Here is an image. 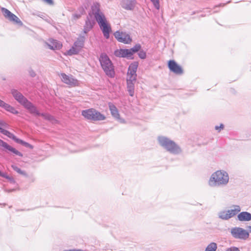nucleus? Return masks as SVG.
Instances as JSON below:
<instances>
[{"mask_svg":"<svg viewBox=\"0 0 251 251\" xmlns=\"http://www.w3.org/2000/svg\"><path fill=\"white\" fill-rule=\"evenodd\" d=\"M11 94L15 100H16L21 104L24 105V107L26 108L31 114L36 116H41L44 119L50 121H52L54 120L53 117L49 114L39 112L37 108L30 102L28 101L27 99L17 90L12 89L11 90Z\"/></svg>","mask_w":251,"mask_h":251,"instance_id":"nucleus-1","label":"nucleus"},{"mask_svg":"<svg viewBox=\"0 0 251 251\" xmlns=\"http://www.w3.org/2000/svg\"><path fill=\"white\" fill-rule=\"evenodd\" d=\"M100 7L99 3H94L91 8L92 14L98 22L104 37L106 39H108L111 32V27L103 13L100 11Z\"/></svg>","mask_w":251,"mask_h":251,"instance_id":"nucleus-2","label":"nucleus"},{"mask_svg":"<svg viewBox=\"0 0 251 251\" xmlns=\"http://www.w3.org/2000/svg\"><path fill=\"white\" fill-rule=\"evenodd\" d=\"M138 66V63L137 62H133L129 65L127 73V89L131 97H133L134 95V84L136 80V71Z\"/></svg>","mask_w":251,"mask_h":251,"instance_id":"nucleus-3","label":"nucleus"},{"mask_svg":"<svg viewBox=\"0 0 251 251\" xmlns=\"http://www.w3.org/2000/svg\"><path fill=\"white\" fill-rule=\"evenodd\" d=\"M228 181L227 173L224 170H218L211 175L208 183L211 187H219L226 185Z\"/></svg>","mask_w":251,"mask_h":251,"instance_id":"nucleus-4","label":"nucleus"},{"mask_svg":"<svg viewBox=\"0 0 251 251\" xmlns=\"http://www.w3.org/2000/svg\"><path fill=\"white\" fill-rule=\"evenodd\" d=\"M158 140L159 144L171 153L178 154L181 152L179 147L169 138L160 136L158 138Z\"/></svg>","mask_w":251,"mask_h":251,"instance_id":"nucleus-5","label":"nucleus"},{"mask_svg":"<svg viewBox=\"0 0 251 251\" xmlns=\"http://www.w3.org/2000/svg\"><path fill=\"white\" fill-rule=\"evenodd\" d=\"M158 140L159 144L171 153L178 154L181 152L179 147L169 138L160 136L158 138Z\"/></svg>","mask_w":251,"mask_h":251,"instance_id":"nucleus-6","label":"nucleus"},{"mask_svg":"<svg viewBox=\"0 0 251 251\" xmlns=\"http://www.w3.org/2000/svg\"><path fill=\"white\" fill-rule=\"evenodd\" d=\"M100 61L105 74L110 77H114L115 76L114 66L106 54H102L100 55Z\"/></svg>","mask_w":251,"mask_h":251,"instance_id":"nucleus-7","label":"nucleus"},{"mask_svg":"<svg viewBox=\"0 0 251 251\" xmlns=\"http://www.w3.org/2000/svg\"><path fill=\"white\" fill-rule=\"evenodd\" d=\"M82 115L86 119L92 121H103L106 118L105 116L93 108L83 110Z\"/></svg>","mask_w":251,"mask_h":251,"instance_id":"nucleus-8","label":"nucleus"},{"mask_svg":"<svg viewBox=\"0 0 251 251\" xmlns=\"http://www.w3.org/2000/svg\"><path fill=\"white\" fill-rule=\"evenodd\" d=\"M141 47L140 44H136L130 49L117 50L115 51L114 54L119 57H126L128 59H132L133 53L139 51Z\"/></svg>","mask_w":251,"mask_h":251,"instance_id":"nucleus-9","label":"nucleus"},{"mask_svg":"<svg viewBox=\"0 0 251 251\" xmlns=\"http://www.w3.org/2000/svg\"><path fill=\"white\" fill-rule=\"evenodd\" d=\"M231 233L235 238L246 240L249 236V232L240 227H234L231 229Z\"/></svg>","mask_w":251,"mask_h":251,"instance_id":"nucleus-10","label":"nucleus"},{"mask_svg":"<svg viewBox=\"0 0 251 251\" xmlns=\"http://www.w3.org/2000/svg\"><path fill=\"white\" fill-rule=\"evenodd\" d=\"M240 210V207L237 205L234 209L220 212L219 213V216L220 218L223 220H228L236 215Z\"/></svg>","mask_w":251,"mask_h":251,"instance_id":"nucleus-11","label":"nucleus"},{"mask_svg":"<svg viewBox=\"0 0 251 251\" xmlns=\"http://www.w3.org/2000/svg\"><path fill=\"white\" fill-rule=\"evenodd\" d=\"M114 35L119 42L124 44H129L132 41L130 35L126 32L118 30L114 33Z\"/></svg>","mask_w":251,"mask_h":251,"instance_id":"nucleus-12","label":"nucleus"},{"mask_svg":"<svg viewBox=\"0 0 251 251\" xmlns=\"http://www.w3.org/2000/svg\"><path fill=\"white\" fill-rule=\"evenodd\" d=\"M60 77L63 82L71 87L78 86L79 84L78 81L72 75H67L64 73H62L60 74Z\"/></svg>","mask_w":251,"mask_h":251,"instance_id":"nucleus-13","label":"nucleus"},{"mask_svg":"<svg viewBox=\"0 0 251 251\" xmlns=\"http://www.w3.org/2000/svg\"><path fill=\"white\" fill-rule=\"evenodd\" d=\"M1 12L5 18L14 23L22 25V23L19 18L15 15L11 13L9 10L5 8H1Z\"/></svg>","mask_w":251,"mask_h":251,"instance_id":"nucleus-14","label":"nucleus"},{"mask_svg":"<svg viewBox=\"0 0 251 251\" xmlns=\"http://www.w3.org/2000/svg\"><path fill=\"white\" fill-rule=\"evenodd\" d=\"M168 68L171 72L176 75H182L183 73L182 67L173 60L169 61Z\"/></svg>","mask_w":251,"mask_h":251,"instance_id":"nucleus-15","label":"nucleus"},{"mask_svg":"<svg viewBox=\"0 0 251 251\" xmlns=\"http://www.w3.org/2000/svg\"><path fill=\"white\" fill-rule=\"evenodd\" d=\"M108 106L111 115L113 116V117L118 120L121 123H126L125 120L120 118L118 110L115 105L111 102H109L108 103Z\"/></svg>","mask_w":251,"mask_h":251,"instance_id":"nucleus-16","label":"nucleus"},{"mask_svg":"<svg viewBox=\"0 0 251 251\" xmlns=\"http://www.w3.org/2000/svg\"><path fill=\"white\" fill-rule=\"evenodd\" d=\"M0 147L2 148V150L7 151H9L13 153L19 155L20 156H22L23 154L18 151L16 150L15 148H13L9 145H8L7 143L4 142L2 140L0 139Z\"/></svg>","mask_w":251,"mask_h":251,"instance_id":"nucleus-17","label":"nucleus"},{"mask_svg":"<svg viewBox=\"0 0 251 251\" xmlns=\"http://www.w3.org/2000/svg\"><path fill=\"white\" fill-rule=\"evenodd\" d=\"M46 45L49 49L53 50H59L62 46V44L60 42L53 39H50L49 42L46 43Z\"/></svg>","mask_w":251,"mask_h":251,"instance_id":"nucleus-18","label":"nucleus"},{"mask_svg":"<svg viewBox=\"0 0 251 251\" xmlns=\"http://www.w3.org/2000/svg\"><path fill=\"white\" fill-rule=\"evenodd\" d=\"M135 4V0H122L121 5L122 7L126 10H132Z\"/></svg>","mask_w":251,"mask_h":251,"instance_id":"nucleus-19","label":"nucleus"},{"mask_svg":"<svg viewBox=\"0 0 251 251\" xmlns=\"http://www.w3.org/2000/svg\"><path fill=\"white\" fill-rule=\"evenodd\" d=\"M0 107L4 108L6 111L13 113V114H18V112L12 106L10 105L9 104L5 103L3 100L0 99Z\"/></svg>","mask_w":251,"mask_h":251,"instance_id":"nucleus-20","label":"nucleus"},{"mask_svg":"<svg viewBox=\"0 0 251 251\" xmlns=\"http://www.w3.org/2000/svg\"><path fill=\"white\" fill-rule=\"evenodd\" d=\"M240 221H249L251 220V214L247 212H242L238 215Z\"/></svg>","mask_w":251,"mask_h":251,"instance_id":"nucleus-21","label":"nucleus"},{"mask_svg":"<svg viewBox=\"0 0 251 251\" xmlns=\"http://www.w3.org/2000/svg\"><path fill=\"white\" fill-rule=\"evenodd\" d=\"M7 127L8 125L3 121L0 120V132L9 137L11 133L4 129V128Z\"/></svg>","mask_w":251,"mask_h":251,"instance_id":"nucleus-22","label":"nucleus"},{"mask_svg":"<svg viewBox=\"0 0 251 251\" xmlns=\"http://www.w3.org/2000/svg\"><path fill=\"white\" fill-rule=\"evenodd\" d=\"M9 138L12 139L13 140H14L16 143L21 144L24 146H25L26 147H28L31 149L33 148V147L30 144H28L27 142H25L20 139L17 138L14 134L12 133L11 134V135L9 136Z\"/></svg>","mask_w":251,"mask_h":251,"instance_id":"nucleus-23","label":"nucleus"},{"mask_svg":"<svg viewBox=\"0 0 251 251\" xmlns=\"http://www.w3.org/2000/svg\"><path fill=\"white\" fill-rule=\"evenodd\" d=\"M94 24L95 21L94 20H91L89 18H88L84 25V32L85 33H87L92 28Z\"/></svg>","mask_w":251,"mask_h":251,"instance_id":"nucleus-24","label":"nucleus"},{"mask_svg":"<svg viewBox=\"0 0 251 251\" xmlns=\"http://www.w3.org/2000/svg\"><path fill=\"white\" fill-rule=\"evenodd\" d=\"M84 41L85 38L84 37H80L74 43L73 46H75L76 48V49H77L78 50L80 51L84 46Z\"/></svg>","mask_w":251,"mask_h":251,"instance_id":"nucleus-25","label":"nucleus"},{"mask_svg":"<svg viewBox=\"0 0 251 251\" xmlns=\"http://www.w3.org/2000/svg\"><path fill=\"white\" fill-rule=\"evenodd\" d=\"M79 51H80L79 50L73 46L69 50H67V52L65 53V54L67 55H72L77 54Z\"/></svg>","mask_w":251,"mask_h":251,"instance_id":"nucleus-26","label":"nucleus"},{"mask_svg":"<svg viewBox=\"0 0 251 251\" xmlns=\"http://www.w3.org/2000/svg\"><path fill=\"white\" fill-rule=\"evenodd\" d=\"M217 249V244L215 243L212 242L206 247L205 251H216Z\"/></svg>","mask_w":251,"mask_h":251,"instance_id":"nucleus-27","label":"nucleus"},{"mask_svg":"<svg viewBox=\"0 0 251 251\" xmlns=\"http://www.w3.org/2000/svg\"><path fill=\"white\" fill-rule=\"evenodd\" d=\"M0 176L8 179L11 183H14V182H15L14 179L12 177H9L7 175V174L2 173L0 171Z\"/></svg>","mask_w":251,"mask_h":251,"instance_id":"nucleus-28","label":"nucleus"},{"mask_svg":"<svg viewBox=\"0 0 251 251\" xmlns=\"http://www.w3.org/2000/svg\"><path fill=\"white\" fill-rule=\"evenodd\" d=\"M12 168L13 169V170H14L18 173H19L21 175H24V176H26V173L24 171L21 170L20 168H19L16 166L12 165Z\"/></svg>","mask_w":251,"mask_h":251,"instance_id":"nucleus-29","label":"nucleus"},{"mask_svg":"<svg viewBox=\"0 0 251 251\" xmlns=\"http://www.w3.org/2000/svg\"><path fill=\"white\" fill-rule=\"evenodd\" d=\"M153 3L154 6L157 9H159L160 8L159 1V0H150Z\"/></svg>","mask_w":251,"mask_h":251,"instance_id":"nucleus-30","label":"nucleus"},{"mask_svg":"<svg viewBox=\"0 0 251 251\" xmlns=\"http://www.w3.org/2000/svg\"><path fill=\"white\" fill-rule=\"evenodd\" d=\"M138 56L141 59H145L146 57V53L143 50H140L138 53Z\"/></svg>","mask_w":251,"mask_h":251,"instance_id":"nucleus-31","label":"nucleus"},{"mask_svg":"<svg viewBox=\"0 0 251 251\" xmlns=\"http://www.w3.org/2000/svg\"><path fill=\"white\" fill-rule=\"evenodd\" d=\"M80 11L81 12V14H75L73 15V17L75 19H77L80 18L81 14H83L84 12V10L83 8H80Z\"/></svg>","mask_w":251,"mask_h":251,"instance_id":"nucleus-32","label":"nucleus"},{"mask_svg":"<svg viewBox=\"0 0 251 251\" xmlns=\"http://www.w3.org/2000/svg\"><path fill=\"white\" fill-rule=\"evenodd\" d=\"M226 251H240L239 249L237 247H231L229 248H227Z\"/></svg>","mask_w":251,"mask_h":251,"instance_id":"nucleus-33","label":"nucleus"},{"mask_svg":"<svg viewBox=\"0 0 251 251\" xmlns=\"http://www.w3.org/2000/svg\"><path fill=\"white\" fill-rule=\"evenodd\" d=\"M224 128V125L223 124H221L220 126H216L215 129L216 130H221V129H223Z\"/></svg>","mask_w":251,"mask_h":251,"instance_id":"nucleus-34","label":"nucleus"},{"mask_svg":"<svg viewBox=\"0 0 251 251\" xmlns=\"http://www.w3.org/2000/svg\"><path fill=\"white\" fill-rule=\"evenodd\" d=\"M45 2L49 4H53V0H43Z\"/></svg>","mask_w":251,"mask_h":251,"instance_id":"nucleus-35","label":"nucleus"},{"mask_svg":"<svg viewBox=\"0 0 251 251\" xmlns=\"http://www.w3.org/2000/svg\"><path fill=\"white\" fill-rule=\"evenodd\" d=\"M30 75H31L32 76H33H33H34L35 75V73H34V72H32V73H31V74H30Z\"/></svg>","mask_w":251,"mask_h":251,"instance_id":"nucleus-36","label":"nucleus"},{"mask_svg":"<svg viewBox=\"0 0 251 251\" xmlns=\"http://www.w3.org/2000/svg\"><path fill=\"white\" fill-rule=\"evenodd\" d=\"M250 228H251V226H250Z\"/></svg>","mask_w":251,"mask_h":251,"instance_id":"nucleus-37","label":"nucleus"}]
</instances>
